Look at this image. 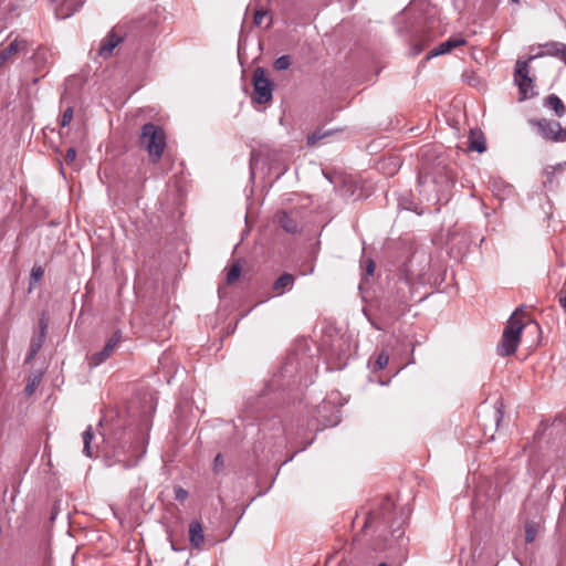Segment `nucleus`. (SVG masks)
<instances>
[{"label": "nucleus", "mask_w": 566, "mask_h": 566, "mask_svg": "<svg viewBox=\"0 0 566 566\" xmlns=\"http://www.w3.org/2000/svg\"><path fill=\"white\" fill-rule=\"evenodd\" d=\"M84 4V0H63L55 9L57 19H66L73 15Z\"/></svg>", "instance_id": "nucleus-13"}, {"label": "nucleus", "mask_w": 566, "mask_h": 566, "mask_svg": "<svg viewBox=\"0 0 566 566\" xmlns=\"http://www.w3.org/2000/svg\"><path fill=\"white\" fill-rule=\"evenodd\" d=\"M426 45H427V43H415V44H412V46H411V54L412 55L420 54Z\"/></svg>", "instance_id": "nucleus-37"}, {"label": "nucleus", "mask_w": 566, "mask_h": 566, "mask_svg": "<svg viewBox=\"0 0 566 566\" xmlns=\"http://www.w3.org/2000/svg\"><path fill=\"white\" fill-rule=\"evenodd\" d=\"M531 61L527 60H518L515 65L514 80L523 78L524 82L533 83V80L528 76V63Z\"/></svg>", "instance_id": "nucleus-21"}, {"label": "nucleus", "mask_w": 566, "mask_h": 566, "mask_svg": "<svg viewBox=\"0 0 566 566\" xmlns=\"http://www.w3.org/2000/svg\"><path fill=\"white\" fill-rule=\"evenodd\" d=\"M268 15V11L263 9H259L255 11L253 17V23L255 25H260L263 22L264 17Z\"/></svg>", "instance_id": "nucleus-35"}, {"label": "nucleus", "mask_w": 566, "mask_h": 566, "mask_svg": "<svg viewBox=\"0 0 566 566\" xmlns=\"http://www.w3.org/2000/svg\"><path fill=\"white\" fill-rule=\"evenodd\" d=\"M252 99L259 104H266L273 97V83L265 76V70L258 66L252 74Z\"/></svg>", "instance_id": "nucleus-7"}, {"label": "nucleus", "mask_w": 566, "mask_h": 566, "mask_svg": "<svg viewBox=\"0 0 566 566\" xmlns=\"http://www.w3.org/2000/svg\"><path fill=\"white\" fill-rule=\"evenodd\" d=\"M411 263H412V259H411V260H409L407 263H405V265H403V266H405V271H406V272H409V271H410V269H409V268L411 266Z\"/></svg>", "instance_id": "nucleus-42"}, {"label": "nucleus", "mask_w": 566, "mask_h": 566, "mask_svg": "<svg viewBox=\"0 0 566 566\" xmlns=\"http://www.w3.org/2000/svg\"><path fill=\"white\" fill-rule=\"evenodd\" d=\"M46 328H48V324H46L45 319L41 318L39 322V329L32 336V338L30 340L29 353L24 359L25 365L31 364L33 361V359L35 358L36 354L42 348V346L45 342V338H46Z\"/></svg>", "instance_id": "nucleus-10"}, {"label": "nucleus", "mask_w": 566, "mask_h": 566, "mask_svg": "<svg viewBox=\"0 0 566 566\" xmlns=\"http://www.w3.org/2000/svg\"><path fill=\"white\" fill-rule=\"evenodd\" d=\"M566 65V44L564 45L559 56H558Z\"/></svg>", "instance_id": "nucleus-41"}, {"label": "nucleus", "mask_w": 566, "mask_h": 566, "mask_svg": "<svg viewBox=\"0 0 566 566\" xmlns=\"http://www.w3.org/2000/svg\"><path fill=\"white\" fill-rule=\"evenodd\" d=\"M99 426L102 428L101 436L103 442L114 449L116 455L127 454L129 457L126 460L125 468L136 465L142 457V454H136L138 439L133 438L130 433L126 432L119 419L114 424H108L106 419H102Z\"/></svg>", "instance_id": "nucleus-2"}, {"label": "nucleus", "mask_w": 566, "mask_h": 566, "mask_svg": "<svg viewBox=\"0 0 566 566\" xmlns=\"http://www.w3.org/2000/svg\"><path fill=\"white\" fill-rule=\"evenodd\" d=\"M174 494H175V499L180 503H184L188 499V495H189L188 491L181 486H175Z\"/></svg>", "instance_id": "nucleus-32"}, {"label": "nucleus", "mask_w": 566, "mask_h": 566, "mask_svg": "<svg viewBox=\"0 0 566 566\" xmlns=\"http://www.w3.org/2000/svg\"><path fill=\"white\" fill-rule=\"evenodd\" d=\"M72 118H73V107L69 106L62 114L60 125L62 127H66L72 122Z\"/></svg>", "instance_id": "nucleus-31"}, {"label": "nucleus", "mask_w": 566, "mask_h": 566, "mask_svg": "<svg viewBox=\"0 0 566 566\" xmlns=\"http://www.w3.org/2000/svg\"><path fill=\"white\" fill-rule=\"evenodd\" d=\"M564 43L562 42H557V41H552V42H547L543 45V48L545 49V51H542L535 55H531L528 57V61H533L534 59L536 57H542V56H559L563 48H564Z\"/></svg>", "instance_id": "nucleus-18"}, {"label": "nucleus", "mask_w": 566, "mask_h": 566, "mask_svg": "<svg viewBox=\"0 0 566 566\" xmlns=\"http://www.w3.org/2000/svg\"><path fill=\"white\" fill-rule=\"evenodd\" d=\"M294 282H295L294 275H292L290 273H283L273 282L272 290L277 295H282L285 292L292 290Z\"/></svg>", "instance_id": "nucleus-15"}, {"label": "nucleus", "mask_w": 566, "mask_h": 566, "mask_svg": "<svg viewBox=\"0 0 566 566\" xmlns=\"http://www.w3.org/2000/svg\"><path fill=\"white\" fill-rule=\"evenodd\" d=\"M174 551H177L176 545L171 544Z\"/></svg>", "instance_id": "nucleus-46"}, {"label": "nucleus", "mask_w": 566, "mask_h": 566, "mask_svg": "<svg viewBox=\"0 0 566 566\" xmlns=\"http://www.w3.org/2000/svg\"><path fill=\"white\" fill-rule=\"evenodd\" d=\"M559 304L564 310H566V287H563L560 291Z\"/></svg>", "instance_id": "nucleus-39"}, {"label": "nucleus", "mask_w": 566, "mask_h": 566, "mask_svg": "<svg viewBox=\"0 0 566 566\" xmlns=\"http://www.w3.org/2000/svg\"><path fill=\"white\" fill-rule=\"evenodd\" d=\"M76 158V149L71 147L66 150V154H65V161L67 164H71L75 160Z\"/></svg>", "instance_id": "nucleus-36"}, {"label": "nucleus", "mask_w": 566, "mask_h": 566, "mask_svg": "<svg viewBox=\"0 0 566 566\" xmlns=\"http://www.w3.org/2000/svg\"><path fill=\"white\" fill-rule=\"evenodd\" d=\"M386 548V545H380L377 547V549L384 551Z\"/></svg>", "instance_id": "nucleus-44"}, {"label": "nucleus", "mask_w": 566, "mask_h": 566, "mask_svg": "<svg viewBox=\"0 0 566 566\" xmlns=\"http://www.w3.org/2000/svg\"><path fill=\"white\" fill-rule=\"evenodd\" d=\"M524 327L525 324L520 317V311L515 310L509 318L502 338L496 347V352L500 356L506 357L516 352L521 340V333Z\"/></svg>", "instance_id": "nucleus-5"}, {"label": "nucleus", "mask_w": 566, "mask_h": 566, "mask_svg": "<svg viewBox=\"0 0 566 566\" xmlns=\"http://www.w3.org/2000/svg\"><path fill=\"white\" fill-rule=\"evenodd\" d=\"M82 439H83V453L87 458L97 457V452H96L95 448L92 446L93 441L95 440V434H94L92 426H88L84 430V432L82 433Z\"/></svg>", "instance_id": "nucleus-17"}, {"label": "nucleus", "mask_w": 566, "mask_h": 566, "mask_svg": "<svg viewBox=\"0 0 566 566\" xmlns=\"http://www.w3.org/2000/svg\"><path fill=\"white\" fill-rule=\"evenodd\" d=\"M280 226L287 232V233H296L298 231V223L297 221L287 212H282L279 217Z\"/></svg>", "instance_id": "nucleus-20"}, {"label": "nucleus", "mask_w": 566, "mask_h": 566, "mask_svg": "<svg viewBox=\"0 0 566 566\" xmlns=\"http://www.w3.org/2000/svg\"><path fill=\"white\" fill-rule=\"evenodd\" d=\"M536 537V528L533 525L527 524L525 527V539L527 543H532Z\"/></svg>", "instance_id": "nucleus-34"}, {"label": "nucleus", "mask_w": 566, "mask_h": 566, "mask_svg": "<svg viewBox=\"0 0 566 566\" xmlns=\"http://www.w3.org/2000/svg\"><path fill=\"white\" fill-rule=\"evenodd\" d=\"M503 405L502 402H496L494 409H493V419L495 421L496 427H499L500 422L503 419Z\"/></svg>", "instance_id": "nucleus-30"}, {"label": "nucleus", "mask_w": 566, "mask_h": 566, "mask_svg": "<svg viewBox=\"0 0 566 566\" xmlns=\"http://www.w3.org/2000/svg\"><path fill=\"white\" fill-rule=\"evenodd\" d=\"M123 41V36L112 30L105 39L102 40L98 55L107 59L112 55L114 49Z\"/></svg>", "instance_id": "nucleus-12"}, {"label": "nucleus", "mask_w": 566, "mask_h": 566, "mask_svg": "<svg viewBox=\"0 0 566 566\" xmlns=\"http://www.w3.org/2000/svg\"><path fill=\"white\" fill-rule=\"evenodd\" d=\"M421 186L433 185L438 200H441L454 185L455 178L446 158L437 157L431 166H424L418 177Z\"/></svg>", "instance_id": "nucleus-3"}, {"label": "nucleus", "mask_w": 566, "mask_h": 566, "mask_svg": "<svg viewBox=\"0 0 566 566\" xmlns=\"http://www.w3.org/2000/svg\"><path fill=\"white\" fill-rule=\"evenodd\" d=\"M324 136H325V134H324V135H316V134H313L312 136H308V140H307V142H308V144H313V143L315 142V139H321V138H323Z\"/></svg>", "instance_id": "nucleus-40"}, {"label": "nucleus", "mask_w": 566, "mask_h": 566, "mask_svg": "<svg viewBox=\"0 0 566 566\" xmlns=\"http://www.w3.org/2000/svg\"><path fill=\"white\" fill-rule=\"evenodd\" d=\"M395 504L390 496L386 495L376 500L369 511L365 513L364 530L371 528L379 537H385L390 531L391 535L402 536L401 524L392 517Z\"/></svg>", "instance_id": "nucleus-1"}, {"label": "nucleus", "mask_w": 566, "mask_h": 566, "mask_svg": "<svg viewBox=\"0 0 566 566\" xmlns=\"http://www.w3.org/2000/svg\"><path fill=\"white\" fill-rule=\"evenodd\" d=\"M543 105L552 109L557 117H563L566 114V106L556 94H549L544 98Z\"/></svg>", "instance_id": "nucleus-16"}, {"label": "nucleus", "mask_w": 566, "mask_h": 566, "mask_svg": "<svg viewBox=\"0 0 566 566\" xmlns=\"http://www.w3.org/2000/svg\"><path fill=\"white\" fill-rule=\"evenodd\" d=\"M292 65V57L290 55H281L274 61V69L276 71H285Z\"/></svg>", "instance_id": "nucleus-27"}, {"label": "nucleus", "mask_w": 566, "mask_h": 566, "mask_svg": "<svg viewBox=\"0 0 566 566\" xmlns=\"http://www.w3.org/2000/svg\"><path fill=\"white\" fill-rule=\"evenodd\" d=\"M40 384V377L39 376H34L32 378H29L28 380V384L24 388V392L30 396L34 392L35 388L39 386Z\"/></svg>", "instance_id": "nucleus-29"}, {"label": "nucleus", "mask_w": 566, "mask_h": 566, "mask_svg": "<svg viewBox=\"0 0 566 566\" xmlns=\"http://www.w3.org/2000/svg\"><path fill=\"white\" fill-rule=\"evenodd\" d=\"M467 43V41L463 38H450L447 41L440 43L438 46L432 49L428 55L427 60H430L432 57H437L442 54H447L451 52L453 49L462 46Z\"/></svg>", "instance_id": "nucleus-11"}, {"label": "nucleus", "mask_w": 566, "mask_h": 566, "mask_svg": "<svg viewBox=\"0 0 566 566\" xmlns=\"http://www.w3.org/2000/svg\"><path fill=\"white\" fill-rule=\"evenodd\" d=\"M28 53V41L17 36L6 48L0 50V69L9 61L18 56V54Z\"/></svg>", "instance_id": "nucleus-9"}, {"label": "nucleus", "mask_w": 566, "mask_h": 566, "mask_svg": "<svg viewBox=\"0 0 566 566\" xmlns=\"http://www.w3.org/2000/svg\"><path fill=\"white\" fill-rule=\"evenodd\" d=\"M528 124L537 129L542 138L552 143L566 142V130L558 122L547 118H531Z\"/></svg>", "instance_id": "nucleus-6"}, {"label": "nucleus", "mask_w": 566, "mask_h": 566, "mask_svg": "<svg viewBox=\"0 0 566 566\" xmlns=\"http://www.w3.org/2000/svg\"><path fill=\"white\" fill-rule=\"evenodd\" d=\"M406 281L410 283L412 281V277H410L408 274L406 275Z\"/></svg>", "instance_id": "nucleus-43"}, {"label": "nucleus", "mask_w": 566, "mask_h": 566, "mask_svg": "<svg viewBox=\"0 0 566 566\" xmlns=\"http://www.w3.org/2000/svg\"><path fill=\"white\" fill-rule=\"evenodd\" d=\"M564 130H566V127L564 128Z\"/></svg>", "instance_id": "nucleus-48"}, {"label": "nucleus", "mask_w": 566, "mask_h": 566, "mask_svg": "<svg viewBox=\"0 0 566 566\" xmlns=\"http://www.w3.org/2000/svg\"><path fill=\"white\" fill-rule=\"evenodd\" d=\"M241 272H242V268L239 263H235L233 264L228 273H227V277H226V282L227 284L231 285L233 284L235 281L239 280L240 275H241Z\"/></svg>", "instance_id": "nucleus-25"}, {"label": "nucleus", "mask_w": 566, "mask_h": 566, "mask_svg": "<svg viewBox=\"0 0 566 566\" xmlns=\"http://www.w3.org/2000/svg\"><path fill=\"white\" fill-rule=\"evenodd\" d=\"M375 272V263L373 260H367V264H366V274L368 276L373 275Z\"/></svg>", "instance_id": "nucleus-38"}, {"label": "nucleus", "mask_w": 566, "mask_h": 566, "mask_svg": "<svg viewBox=\"0 0 566 566\" xmlns=\"http://www.w3.org/2000/svg\"><path fill=\"white\" fill-rule=\"evenodd\" d=\"M512 1H513V2H516V3L518 2V0H512Z\"/></svg>", "instance_id": "nucleus-47"}, {"label": "nucleus", "mask_w": 566, "mask_h": 566, "mask_svg": "<svg viewBox=\"0 0 566 566\" xmlns=\"http://www.w3.org/2000/svg\"><path fill=\"white\" fill-rule=\"evenodd\" d=\"M223 468H224L223 455L221 453H218L213 460V471H214V473H219L223 470Z\"/></svg>", "instance_id": "nucleus-33"}, {"label": "nucleus", "mask_w": 566, "mask_h": 566, "mask_svg": "<svg viewBox=\"0 0 566 566\" xmlns=\"http://www.w3.org/2000/svg\"><path fill=\"white\" fill-rule=\"evenodd\" d=\"M378 566H389L387 563H380Z\"/></svg>", "instance_id": "nucleus-45"}, {"label": "nucleus", "mask_w": 566, "mask_h": 566, "mask_svg": "<svg viewBox=\"0 0 566 566\" xmlns=\"http://www.w3.org/2000/svg\"><path fill=\"white\" fill-rule=\"evenodd\" d=\"M189 542L192 548L199 549L205 542L202 524L195 520L189 524Z\"/></svg>", "instance_id": "nucleus-14"}, {"label": "nucleus", "mask_w": 566, "mask_h": 566, "mask_svg": "<svg viewBox=\"0 0 566 566\" xmlns=\"http://www.w3.org/2000/svg\"><path fill=\"white\" fill-rule=\"evenodd\" d=\"M49 57H50L49 50L45 48H42V46H39L32 55V60H33L34 64L36 65V67L44 66L48 63Z\"/></svg>", "instance_id": "nucleus-23"}, {"label": "nucleus", "mask_w": 566, "mask_h": 566, "mask_svg": "<svg viewBox=\"0 0 566 566\" xmlns=\"http://www.w3.org/2000/svg\"><path fill=\"white\" fill-rule=\"evenodd\" d=\"M515 82L518 86L522 99L532 97L534 95V92L532 91V83L524 82L523 78L516 80Z\"/></svg>", "instance_id": "nucleus-26"}, {"label": "nucleus", "mask_w": 566, "mask_h": 566, "mask_svg": "<svg viewBox=\"0 0 566 566\" xmlns=\"http://www.w3.org/2000/svg\"><path fill=\"white\" fill-rule=\"evenodd\" d=\"M139 145L145 149L153 164H157L166 148L165 130L153 123L143 125L139 136Z\"/></svg>", "instance_id": "nucleus-4"}, {"label": "nucleus", "mask_w": 566, "mask_h": 566, "mask_svg": "<svg viewBox=\"0 0 566 566\" xmlns=\"http://www.w3.org/2000/svg\"><path fill=\"white\" fill-rule=\"evenodd\" d=\"M468 148L478 153H484L486 150V142L481 132H470Z\"/></svg>", "instance_id": "nucleus-19"}, {"label": "nucleus", "mask_w": 566, "mask_h": 566, "mask_svg": "<svg viewBox=\"0 0 566 566\" xmlns=\"http://www.w3.org/2000/svg\"><path fill=\"white\" fill-rule=\"evenodd\" d=\"M122 339V332L116 331L112 337L106 342L105 346L101 352L94 353L88 357L90 367H97L103 364L106 359H108L114 350L117 348L119 342Z\"/></svg>", "instance_id": "nucleus-8"}, {"label": "nucleus", "mask_w": 566, "mask_h": 566, "mask_svg": "<svg viewBox=\"0 0 566 566\" xmlns=\"http://www.w3.org/2000/svg\"><path fill=\"white\" fill-rule=\"evenodd\" d=\"M44 275V270L41 265H34L30 274V290L36 284Z\"/></svg>", "instance_id": "nucleus-28"}, {"label": "nucleus", "mask_w": 566, "mask_h": 566, "mask_svg": "<svg viewBox=\"0 0 566 566\" xmlns=\"http://www.w3.org/2000/svg\"><path fill=\"white\" fill-rule=\"evenodd\" d=\"M565 165H566V163H565ZM563 167H564V164H557L556 166H549V167L544 169V171H543V176H544L543 186L545 188H548V187H551L554 184V178H555L556 171H562Z\"/></svg>", "instance_id": "nucleus-22"}, {"label": "nucleus", "mask_w": 566, "mask_h": 566, "mask_svg": "<svg viewBox=\"0 0 566 566\" xmlns=\"http://www.w3.org/2000/svg\"><path fill=\"white\" fill-rule=\"evenodd\" d=\"M388 361L389 355L385 350L380 352L371 365L373 371H379L384 369L388 365Z\"/></svg>", "instance_id": "nucleus-24"}]
</instances>
